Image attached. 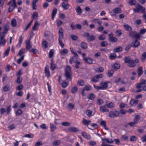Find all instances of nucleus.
I'll return each mask as SVG.
<instances>
[{
    "instance_id": "obj_25",
    "label": "nucleus",
    "mask_w": 146,
    "mask_h": 146,
    "mask_svg": "<svg viewBox=\"0 0 146 146\" xmlns=\"http://www.w3.org/2000/svg\"><path fill=\"white\" fill-rule=\"evenodd\" d=\"M40 24L38 23L37 21H36L35 24L33 27L32 30L33 31H36L38 29V26Z\"/></svg>"
},
{
    "instance_id": "obj_37",
    "label": "nucleus",
    "mask_w": 146,
    "mask_h": 146,
    "mask_svg": "<svg viewBox=\"0 0 146 146\" xmlns=\"http://www.w3.org/2000/svg\"><path fill=\"white\" fill-rule=\"evenodd\" d=\"M76 10L79 15H80L82 13V9L79 6L77 7Z\"/></svg>"
},
{
    "instance_id": "obj_29",
    "label": "nucleus",
    "mask_w": 146,
    "mask_h": 146,
    "mask_svg": "<svg viewBox=\"0 0 146 146\" xmlns=\"http://www.w3.org/2000/svg\"><path fill=\"white\" fill-rule=\"evenodd\" d=\"M95 71L99 73H101L104 71V69L102 67H100L98 68H97L95 69Z\"/></svg>"
},
{
    "instance_id": "obj_56",
    "label": "nucleus",
    "mask_w": 146,
    "mask_h": 146,
    "mask_svg": "<svg viewBox=\"0 0 146 146\" xmlns=\"http://www.w3.org/2000/svg\"><path fill=\"white\" fill-rule=\"evenodd\" d=\"M114 71L113 70H109L108 71V76L110 77L112 76L113 74Z\"/></svg>"
},
{
    "instance_id": "obj_2",
    "label": "nucleus",
    "mask_w": 146,
    "mask_h": 146,
    "mask_svg": "<svg viewBox=\"0 0 146 146\" xmlns=\"http://www.w3.org/2000/svg\"><path fill=\"white\" fill-rule=\"evenodd\" d=\"M125 62L128 64V66L131 68H133L135 66L136 64L134 60L132 59L129 56L125 57L124 58Z\"/></svg>"
},
{
    "instance_id": "obj_24",
    "label": "nucleus",
    "mask_w": 146,
    "mask_h": 146,
    "mask_svg": "<svg viewBox=\"0 0 146 146\" xmlns=\"http://www.w3.org/2000/svg\"><path fill=\"white\" fill-rule=\"evenodd\" d=\"M57 9L56 8H55L53 9L52 14V18L53 20L54 19V17L57 13Z\"/></svg>"
},
{
    "instance_id": "obj_9",
    "label": "nucleus",
    "mask_w": 146,
    "mask_h": 146,
    "mask_svg": "<svg viewBox=\"0 0 146 146\" xmlns=\"http://www.w3.org/2000/svg\"><path fill=\"white\" fill-rule=\"evenodd\" d=\"M107 82H102L100 83L101 85V88L102 90H105L107 89L108 87V85Z\"/></svg>"
},
{
    "instance_id": "obj_21",
    "label": "nucleus",
    "mask_w": 146,
    "mask_h": 146,
    "mask_svg": "<svg viewBox=\"0 0 146 146\" xmlns=\"http://www.w3.org/2000/svg\"><path fill=\"white\" fill-rule=\"evenodd\" d=\"M84 60L88 63L91 64L92 63L93 60L92 59L89 57H86L84 58Z\"/></svg>"
},
{
    "instance_id": "obj_16",
    "label": "nucleus",
    "mask_w": 146,
    "mask_h": 146,
    "mask_svg": "<svg viewBox=\"0 0 146 146\" xmlns=\"http://www.w3.org/2000/svg\"><path fill=\"white\" fill-rule=\"evenodd\" d=\"M62 6L64 9H67L70 7V5L67 2H63L62 4Z\"/></svg>"
},
{
    "instance_id": "obj_50",
    "label": "nucleus",
    "mask_w": 146,
    "mask_h": 146,
    "mask_svg": "<svg viewBox=\"0 0 146 146\" xmlns=\"http://www.w3.org/2000/svg\"><path fill=\"white\" fill-rule=\"evenodd\" d=\"M88 46L87 44L84 42H82L81 44V47L83 49H86Z\"/></svg>"
},
{
    "instance_id": "obj_8",
    "label": "nucleus",
    "mask_w": 146,
    "mask_h": 146,
    "mask_svg": "<svg viewBox=\"0 0 146 146\" xmlns=\"http://www.w3.org/2000/svg\"><path fill=\"white\" fill-rule=\"evenodd\" d=\"M119 112L117 111H111L109 113V117L113 118L115 117H117L119 116Z\"/></svg>"
},
{
    "instance_id": "obj_12",
    "label": "nucleus",
    "mask_w": 146,
    "mask_h": 146,
    "mask_svg": "<svg viewBox=\"0 0 146 146\" xmlns=\"http://www.w3.org/2000/svg\"><path fill=\"white\" fill-rule=\"evenodd\" d=\"M78 56H76V55H75V56L72 58L70 60V63L71 64H72V63L74 62V63H76L78 61H77V57Z\"/></svg>"
},
{
    "instance_id": "obj_22",
    "label": "nucleus",
    "mask_w": 146,
    "mask_h": 146,
    "mask_svg": "<svg viewBox=\"0 0 146 146\" xmlns=\"http://www.w3.org/2000/svg\"><path fill=\"white\" fill-rule=\"evenodd\" d=\"M26 49L28 50H30V49L31 48L32 46L30 44V40H27L26 41Z\"/></svg>"
},
{
    "instance_id": "obj_14",
    "label": "nucleus",
    "mask_w": 146,
    "mask_h": 146,
    "mask_svg": "<svg viewBox=\"0 0 146 146\" xmlns=\"http://www.w3.org/2000/svg\"><path fill=\"white\" fill-rule=\"evenodd\" d=\"M68 130L70 132L76 133L79 131V130L77 127H70L68 128Z\"/></svg>"
},
{
    "instance_id": "obj_19",
    "label": "nucleus",
    "mask_w": 146,
    "mask_h": 146,
    "mask_svg": "<svg viewBox=\"0 0 146 146\" xmlns=\"http://www.w3.org/2000/svg\"><path fill=\"white\" fill-rule=\"evenodd\" d=\"M45 72L46 76L47 77L49 78L50 76V71L48 68L46 66L45 67Z\"/></svg>"
},
{
    "instance_id": "obj_64",
    "label": "nucleus",
    "mask_w": 146,
    "mask_h": 146,
    "mask_svg": "<svg viewBox=\"0 0 146 146\" xmlns=\"http://www.w3.org/2000/svg\"><path fill=\"white\" fill-rule=\"evenodd\" d=\"M108 44L106 41H103L101 42V46L102 47H105L108 45Z\"/></svg>"
},
{
    "instance_id": "obj_30",
    "label": "nucleus",
    "mask_w": 146,
    "mask_h": 146,
    "mask_svg": "<svg viewBox=\"0 0 146 146\" xmlns=\"http://www.w3.org/2000/svg\"><path fill=\"white\" fill-rule=\"evenodd\" d=\"M138 102V100H135L134 99H132L131 100L130 104L131 106L133 105L134 104H137Z\"/></svg>"
},
{
    "instance_id": "obj_44",
    "label": "nucleus",
    "mask_w": 146,
    "mask_h": 146,
    "mask_svg": "<svg viewBox=\"0 0 146 146\" xmlns=\"http://www.w3.org/2000/svg\"><path fill=\"white\" fill-rule=\"evenodd\" d=\"M23 113L21 109H19L16 112V115L17 116H19Z\"/></svg>"
},
{
    "instance_id": "obj_7",
    "label": "nucleus",
    "mask_w": 146,
    "mask_h": 146,
    "mask_svg": "<svg viewBox=\"0 0 146 146\" xmlns=\"http://www.w3.org/2000/svg\"><path fill=\"white\" fill-rule=\"evenodd\" d=\"M104 77V75L103 74H100L98 75H96L93 78L91 79L92 82H96L99 81L100 78H102Z\"/></svg>"
},
{
    "instance_id": "obj_41",
    "label": "nucleus",
    "mask_w": 146,
    "mask_h": 146,
    "mask_svg": "<svg viewBox=\"0 0 146 146\" xmlns=\"http://www.w3.org/2000/svg\"><path fill=\"white\" fill-rule=\"evenodd\" d=\"M123 27L127 31H129L131 30V27L127 25H124Z\"/></svg>"
},
{
    "instance_id": "obj_45",
    "label": "nucleus",
    "mask_w": 146,
    "mask_h": 146,
    "mask_svg": "<svg viewBox=\"0 0 146 146\" xmlns=\"http://www.w3.org/2000/svg\"><path fill=\"white\" fill-rule=\"evenodd\" d=\"M109 39L110 41L111 42H116L117 40V38L113 37H111L109 38Z\"/></svg>"
},
{
    "instance_id": "obj_39",
    "label": "nucleus",
    "mask_w": 146,
    "mask_h": 146,
    "mask_svg": "<svg viewBox=\"0 0 146 146\" xmlns=\"http://www.w3.org/2000/svg\"><path fill=\"white\" fill-rule=\"evenodd\" d=\"M117 57L116 55L114 53H111L110 54V59L111 60L114 59Z\"/></svg>"
},
{
    "instance_id": "obj_33",
    "label": "nucleus",
    "mask_w": 146,
    "mask_h": 146,
    "mask_svg": "<svg viewBox=\"0 0 146 146\" xmlns=\"http://www.w3.org/2000/svg\"><path fill=\"white\" fill-rule=\"evenodd\" d=\"M61 141L60 140H57L54 142L53 143L54 146H57L59 145Z\"/></svg>"
},
{
    "instance_id": "obj_47",
    "label": "nucleus",
    "mask_w": 146,
    "mask_h": 146,
    "mask_svg": "<svg viewBox=\"0 0 146 146\" xmlns=\"http://www.w3.org/2000/svg\"><path fill=\"white\" fill-rule=\"evenodd\" d=\"M146 58V52H145L142 55L141 57V60L144 62Z\"/></svg>"
},
{
    "instance_id": "obj_4",
    "label": "nucleus",
    "mask_w": 146,
    "mask_h": 146,
    "mask_svg": "<svg viewBox=\"0 0 146 146\" xmlns=\"http://www.w3.org/2000/svg\"><path fill=\"white\" fill-rule=\"evenodd\" d=\"M71 72L70 67L68 66H67L65 70V76L66 77V79L68 81H71Z\"/></svg>"
},
{
    "instance_id": "obj_23",
    "label": "nucleus",
    "mask_w": 146,
    "mask_h": 146,
    "mask_svg": "<svg viewBox=\"0 0 146 146\" xmlns=\"http://www.w3.org/2000/svg\"><path fill=\"white\" fill-rule=\"evenodd\" d=\"M103 141L105 142V143H112L113 142V141H112L111 139L102 138V141Z\"/></svg>"
},
{
    "instance_id": "obj_60",
    "label": "nucleus",
    "mask_w": 146,
    "mask_h": 146,
    "mask_svg": "<svg viewBox=\"0 0 146 146\" xmlns=\"http://www.w3.org/2000/svg\"><path fill=\"white\" fill-rule=\"evenodd\" d=\"M42 44L43 47H44L45 48H47V42L46 41H44L42 42Z\"/></svg>"
},
{
    "instance_id": "obj_43",
    "label": "nucleus",
    "mask_w": 146,
    "mask_h": 146,
    "mask_svg": "<svg viewBox=\"0 0 146 146\" xmlns=\"http://www.w3.org/2000/svg\"><path fill=\"white\" fill-rule=\"evenodd\" d=\"M32 17L33 19H36L38 17V13L36 12H35L32 15Z\"/></svg>"
},
{
    "instance_id": "obj_51",
    "label": "nucleus",
    "mask_w": 146,
    "mask_h": 146,
    "mask_svg": "<svg viewBox=\"0 0 146 146\" xmlns=\"http://www.w3.org/2000/svg\"><path fill=\"white\" fill-rule=\"evenodd\" d=\"M61 125L65 126H70L71 124L69 122H62L61 123Z\"/></svg>"
},
{
    "instance_id": "obj_42",
    "label": "nucleus",
    "mask_w": 146,
    "mask_h": 146,
    "mask_svg": "<svg viewBox=\"0 0 146 146\" xmlns=\"http://www.w3.org/2000/svg\"><path fill=\"white\" fill-rule=\"evenodd\" d=\"M122 48L121 47H120L115 48L114 50L113 51L115 52H118L122 51Z\"/></svg>"
},
{
    "instance_id": "obj_62",
    "label": "nucleus",
    "mask_w": 146,
    "mask_h": 146,
    "mask_svg": "<svg viewBox=\"0 0 146 146\" xmlns=\"http://www.w3.org/2000/svg\"><path fill=\"white\" fill-rule=\"evenodd\" d=\"M137 139V137L136 136H132L130 138V140L131 141H136Z\"/></svg>"
},
{
    "instance_id": "obj_31",
    "label": "nucleus",
    "mask_w": 146,
    "mask_h": 146,
    "mask_svg": "<svg viewBox=\"0 0 146 146\" xmlns=\"http://www.w3.org/2000/svg\"><path fill=\"white\" fill-rule=\"evenodd\" d=\"M91 122V120H86L84 118H83L82 121V123L84 125H88Z\"/></svg>"
},
{
    "instance_id": "obj_48",
    "label": "nucleus",
    "mask_w": 146,
    "mask_h": 146,
    "mask_svg": "<svg viewBox=\"0 0 146 146\" xmlns=\"http://www.w3.org/2000/svg\"><path fill=\"white\" fill-rule=\"evenodd\" d=\"M104 101L102 99H98L97 100V104L98 105H100L104 103Z\"/></svg>"
},
{
    "instance_id": "obj_18",
    "label": "nucleus",
    "mask_w": 146,
    "mask_h": 146,
    "mask_svg": "<svg viewBox=\"0 0 146 146\" xmlns=\"http://www.w3.org/2000/svg\"><path fill=\"white\" fill-rule=\"evenodd\" d=\"M137 71L138 73V77H140L143 73V68L141 66L138 67Z\"/></svg>"
},
{
    "instance_id": "obj_63",
    "label": "nucleus",
    "mask_w": 146,
    "mask_h": 146,
    "mask_svg": "<svg viewBox=\"0 0 146 146\" xmlns=\"http://www.w3.org/2000/svg\"><path fill=\"white\" fill-rule=\"evenodd\" d=\"M24 56H23L20 58L18 60L17 62L19 64H20L21 62L24 60Z\"/></svg>"
},
{
    "instance_id": "obj_36",
    "label": "nucleus",
    "mask_w": 146,
    "mask_h": 146,
    "mask_svg": "<svg viewBox=\"0 0 146 146\" xmlns=\"http://www.w3.org/2000/svg\"><path fill=\"white\" fill-rule=\"evenodd\" d=\"M56 22L57 24V27H60L61 25H63V24L62 21L59 19H58L56 20Z\"/></svg>"
},
{
    "instance_id": "obj_59",
    "label": "nucleus",
    "mask_w": 146,
    "mask_h": 146,
    "mask_svg": "<svg viewBox=\"0 0 146 146\" xmlns=\"http://www.w3.org/2000/svg\"><path fill=\"white\" fill-rule=\"evenodd\" d=\"M68 83L66 82L65 81H64L62 84V86L64 88H66L68 85Z\"/></svg>"
},
{
    "instance_id": "obj_26",
    "label": "nucleus",
    "mask_w": 146,
    "mask_h": 146,
    "mask_svg": "<svg viewBox=\"0 0 146 146\" xmlns=\"http://www.w3.org/2000/svg\"><path fill=\"white\" fill-rule=\"evenodd\" d=\"M67 108L69 110H72L74 108V105L72 103H70L68 105Z\"/></svg>"
},
{
    "instance_id": "obj_27",
    "label": "nucleus",
    "mask_w": 146,
    "mask_h": 146,
    "mask_svg": "<svg viewBox=\"0 0 146 146\" xmlns=\"http://www.w3.org/2000/svg\"><path fill=\"white\" fill-rule=\"evenodd\" d=\"M114 13L119 14L121 12V9L119 7H117L114 9L113 11Z\"/></svg>"
},
{
    "instance_id": "obj_10",
    "label": "nucleus",
    "mask_w": 146,
    "mask_h": 146,
    "mask_svg": "<svg viewBox=\"0 0 146 146\" xmlns=\"http://www.w3.org/2000/svg\"><path fill=\"white\" fill-rule=\"evenodd\" d=\"M137 39H136L135 41L133 42L131 44V46L134 48L138 47L140 45V42L138 41Z\"/></svg>"
},
{
    "instance_id": "obj_38",
    "label": "nucleus",
    "mask_w": 146,
    "mask_h": 146,
    "mask_svg": "<svg viewBox=\"0 0 146 146\" xmlns=\"http://www.w3.org/2000/svg\"><path fill=\"white\" fill-rule=\"evenodd\" d=\"M78 87L77 86H75L72 88L71 92L73 93H76L77 91Z\"/></svg>"
},
{
    "instance_id": "obj_28",
    "label": "nucleus",
    "mask_w": 146,
    "mask_h": 146,
    "mask_svg": "<svg viewBox=\"0 0 146 146\" xmlns=\"http://www.w3.org/2000/svg\"><path fill=\"white\" fill-rule=\"evenodd\" d=\"M56 68V65L53 63V61L52 60L50 63V70H54Z\"/></svg>"
},
{
    "instance_id": "obj_15",
    "label": "nucleus",
    "mask_w": 146,
    "mask_h": 146,
    "mask_svg": "<svg viewBox=\"0 0 146 146\" xmlns=\"http://www.w3.org/2000/svg\"><path fill=\"white\" fill-rule=\"evenodd\" d=\"M7 5H10V6L12 5V6H14L15 7H17L15 0H11L8 3Z\"/></svg>"
},
{
    "instance_id": "obj_40",
    "label": "nucleus",
    "mask_w": 146,
    "mask_h": 146,
    "mask_svg": "<svg viewBox=\"0 0 146 146\" xmlns=\"http://www.w3.org/2000/svg\"><path fill=\"white\" fill-rule=\"evenodd\" d=\"M54 50L53 49H51L50 50L49 54V57L50 58H52L54 54Z\"/></svg>"
},
{
    "instance_id": "obj_46",
    "label": "nucleus",
    "mask_w": 146,
    "mask_h": 146,
    "mask_svg": "<svg viewBox=\"0 0 146 146\" xmlns=\"http://www.w3.org/2000/svg\"><path fill=\"white\" fill-rule=\"evenodd\" d=\"M10 50V47H8L7 49L6 50L5 52L4 53V56H7L9 53V52Z\"/></svg>"
},
{
    "instance_id": "obj_57",
    "label": "nucleus",
    "mask_w": 146,
    "mask_h": 146,
    "mask_svg": "<svg viewBox=\"0 0 146 146\" xmlns=\"http://www.w3.org/2000/svg\"><path fill=\"white\" fill-rule=\"evenodd\" d=\"M84 82L82 80H81L80 81H78L77 82L78 84L80 86H82L84 85Z\"/></svg>"
},
{
    "instance_id": "obj_53",
    "label": "nucleus",
    "mask_w": 146,
    "mask_h": 146,
    "mask_svg": "<svg viewBox=\"0 0 146 146\" xmlns=\"http://www.w3.org/2000/svg\"><path fill=\"white\" fill-rule=\"evenodd\" d=\"M92 111L90 110H88L86 112V113L88 117H90L92 115Z\"/></svg>"
},
{
    "instance_id": "obj_1",
    "label": "nucleus",
    "mask_w": 146,
    "mask_h": 146,
    "mask_svg": "<svg viewBox=\"0 0 146 146\" xmlns=\"http://www.w3.org/2000/svg\"><path fill=\"white\" fill-rule=\"evenodd\" d=\"M64 30L62 28H60L58 30V41L59 44L62 48L64 46V44L62 42V40L64 38Z\"/></svg>"
},
{
    "instance_id": "obj_17",
    "label": "nucleus",
    "mask_w": 146,
    "mask_h": 146,
    "mask_svg": "<svg viewBox=\"0 0 146 146\" xmlns=\"http://www.w3.org/2000/svg\"><path fill=\"white\" fill-rule=\"evenodd\" d=\"M81 134L85 138L87 139H91L90 136L86 132H82Z\"/></svg>"
},
{
    "instance_id": "obj_52",
    "label": "nucleus",
    "mask_w": 146,
    "mask_h": 146,
    "mask_svg": "<svg viewBox=\"0 0 146 146\" xmlns=\"http://www.w3.org/2000/svg\"><path fill=\"white\" fill-rule=\"evenodd\" d=\"M140 118V116L139 115H136L134 119V121L136 123H137L139 121V119Z\"/></svg>"
},
{
    "instance_id": "obj_5",
    "label": "nucleus",
    "mask_w": 146,
    "mask_h": 146,
    "mask_svg": "<svg viewBox=\"0 0 146 146\" xmlns=\"http://www.w3.org/2000/svg\"><path fill=\"white\" fill-rule=\"evenodd\" d=\"M129 36L132 38H134L136 39H139L140 35L135 31H131L129 34Z\"/></svg>"
},
{
    "instance_id": "obj_6",
    "label": "nucleus",
    "mask_w": 146,
    "mask_h": 146,
    "mask_svg": "<svg viewBox=\"0 0 146 146\" xmlns=\"http://www.w3.org/2000/svg\"><path fill=\"white\" fill-rule=\"evenodd\" d=\"M5 35L1 32L0 33V45L2 46H4L6 42V40L4 38Z\"/></svg>"
},
{
    "instance_id": "obj_32",
    "label": "nucleus",
    "mask_w": 146,
    "mask_h": 146,
    "mask_svg": "<svg viewBox=\"0 0 146 146\" xmlns=\"http://www.w3.org/2000/svg\"><path fill=\"white\" fill-rule=\"evenodd\" d=\"M68 52V50L67 49H64L60 51V53L62 55H65Z\"/></svg>"
},
{
    "instance_id": "obj_11",
    "label": "nucleus",
    "mask_w": 146,
    "mask_h": 146,
    "mask_svg": "<svg viewBox=\"0 0 146 146\" xmlns=\"http://www.w3.org/2000/svg\"><path fill=\"white\" fill-rule=\"evenodd\" d=\"M100 111L101 112H108L109 110L105 106H102L100 107Z\"/></svg>"
},
{
    "instance_id": "obj_54",
    "label": "nucleus",
    "mask_w": 146,
    "mask_h": 146,
    "mask_svg": "<svg viewBox=\"0 0 146 146\" xmlns=\"http://www.w3.org/2000/svg\"><path fill=\"white\" fill-rule=\"evenodd\" d=\"M95 97V96L93 94H90V96L88 97V99L90 100H93Z\"/></svg>"
},
{
    "instance_id": "obj_49",
    "label": "nucleus",
    "mask_w": 146,
    "mask_h": 146,
    "mask_svg": "<svg viewBox=\"0 0 146 146\" xmlns=\"http://www.w3.org/2000/svg\"><path fill=\"white\" fill-rule=\"evenodd\" d=\"M120 66V64L118 63H115L113 65V68L117 70L119 68Z\"/></svg>"
},
{
    "instance_id": "obj_55",
    "label": "nucleus",
    "mask_w": 146,
    "mask_h": 146,
    "mask_svg": "<svg viewBox=\"0 0 146 146\" xmlns=\"http://www.w3.org/2000/svg\"><path fill=\"white\" fill-rule=\"evenodd\" d=\"M106 105L108 107L110 108H113L114 106L112 102H110L108 104H106Z\"/></svg>"
},
{
    "instance_id": "obj_13",
    "label": "nucleus",
    "mask_w": 146,
    "mask_h": 146,
    "mask_svg": "<svg viewBox=\"0 0 146 146\" xmlns=\"http://www.w3.org/2000/svg\"><path fill=\"white\" fill-rule=\"evenodd\" d=\"M9 29V26L8 24H5L4 27V31L3 32H1L2 33H3V34H5L7 32L8 30Z\"/></svg>"
},
{
    "instance_id": "obj_61",
    "label": "nucleus",
    "mask_w": 146,
    "mask_h": 146,
    "mask_svg": "<svg viewBox=\"0 0 146 146\" xmlns=\"http://www.w3.org/2000/svg\"><path fill=\"white\" fill-rule=\"evenodd\" d=\"M106 121H102L100 123V125L103 127H104L106 126Z\"/></svg>"
},
{
    "instance_id": "obj_3",
    "label": "nucleus",
    "mask_w": 146,
    "mask_h": 146,
    "mask_svg": "<svg viewBox=\"0 0 146 146\" xmlns=\"http://www.w3.org/2000/svg\"><path fill=\"white\" fill-rule=\"evenodd\" d=\"M135 13H144L145 12V8L143 6L138 4L136 5V7L133 9Z\"/></svg>"
},
{
    "instance_id": "obj_34",
    "label": "nucleus",
    "mask_w": 146,
    "mask_h": 146,
    "mask_svg": "<svg viewBox=\"0 0 146 146\" xmlns=\"http://www.w3.org/2000/svg\"><path fill=\"white\" fill-rule=\"evenodd\" d=\"M50 125L51 131L53 132L56 129V126L51 123H50Z\"/></svg>"
},
{
    "instance_id": "obj_58",
    "label": "nucleus",
    "mask_w": 146,
    "mask_h": 146,
    "mask_svg": "<svg viewBox=\"0 0 146 146\" xmlns=\"http://www.w3.org/2000/svg\"><path fill=\"white\" fill-rule=\"evenodd\" d=\"M24 50V48H22L19 51L18 55L21 56L22 54H24L25 53Z\"/></svg>"
},
{
    "instance_id": "obj_20",
    "label": "nucleus",
    "mask_w": 146,
    "mask_h": 146,
    "mask_svg": "<svg viewBox=\"0 0 146 146\" xmlns=\"http://www.w3.org/2000/svg\"><path fill=\"white\" fill-rule=\"evenodd\" d=\"M96 36L93 35H92L90 36L87 39V40L88 42L93 41L96 39Z\"/></svg>"
},
{
    "instance_id": "obj_35",
    "label": "nucleus",
    "mask_w": 146,
    "mask_h": 146,
    "mask_svg": "<svg viewBox=\"0 0 146 146\" xmlns=\"http://www.w3.org/2000/svg\"><path fill=\"white\" fill-rule=\"evenodd\" d=\"M11 24L13 27H15L17 25V21L15 19H13L11 21Z\"/></svg>"
}]
</instances>
